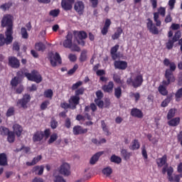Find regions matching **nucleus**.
Instances as JSON below:
<instances>
[{
  "label": "nucleus",
  "mask_w": 182,
  "mask_h": 182,
  "mask_svg": "<svg viewBox=\"0 0 182 182\" xmlns=\"http://www.w3.org/2000/svg\"><path fill=\"white\" fill-rule=\"evenodd\" d=\"M104 153L103 151H99L94 154L90 160V164H96V162L99 161L101 156H103Z\"/></svg>",
  "instance_id": "393cba45"
},
{
  "label": "nucleus",
  "mask_w": 182,
  "mask_h": 182,
  "mask_svg": "<svg viewBox=\"0 0 182 182\" xmlns=\"http://www.w3.org/2000/svg\"><path fill=\"white\" fill-rule=\"evenodd\" d=\"M22 75H24L28 80L36 82V83H41L43 80L42 75L36 70H32L31 73L26 72L22 73Z\"/></svg>",
  "instance_id": "6e6552de"
},
{
  "label": "nucleus",
  "mask_w": 182,
  "mask_h": 182,
  "mask_svg": "<svg viewBox=\"0 0 182 182\" xmlns=\"http://www.w3.org/2000/svg\"><path fill=\"white\" fill-rule=\"evenodd\" d=\"M112 173H113V169L110 168V166L106 167L102 169V173L106 176V177H109Z\"/></svg>",
  "instance_id": "ea45409f"
},
{
  "label": "nucleus",
  "mask_w": 182,
  "mask_h": 182,
  "mask_svg": "<svg viewBox=\"0 0 182 182\" xmlns=\"http://www.w3.org/2000/svg\"><path fill=\"white\" fill-rule=\"evenodd\" d=\"M114 95L117 99H120L122 95V87L118 86L114 89Z\"/></svg>",
  "instance_id": "473e14b6"
},
{
  "label": "nucleus",
  "mask_w": 182,
  "mask_h": 182,
  "mask_svg": "<svg viewBox=\"0 0 182 182\" xmlns=\"http://www.w3.org/2000/svg\"><path fill=\"white\" fill-rule=\"evenodd\" d=\"M58 172L60 174H62V176H64L65 177L70 176V165H69L68 163L63 164L60 166Z\"/></svg>",
  "instance_id": "f8f14e48"
},
{
  "label": "nucleus",
  "mask_w": 182,
  "mask_h": 182,
  "mask_svg": "<svg viewBox=\"0 0 182 182\" xmlns=\"http://www.w3.org/2000/svg\"><path fill=\"white\" fill-rule=\"evenodd\" d=\"M14 33H10V34L6 33V31H5L6 38L4 34H0V46H4V45H10V43H12V41H14V37L12 35Z\"/></svg>",
  "instance_id": "9b49d317"
},
{
  "label": "nucleus",
  "mask_w": 182,
  "mask_h": 182,
  "mask_svg": "<svg viewBox=\"0 0 182 182\" xmlns=\"http://www.w3.org/2000/svg\"><path fill=\"white\" fill-rule=\"evenodd\" d=\"M122 33H123V28H122V27H117V31L112 36V41L119 39V38L122 36Z\"/></svg>",
  "instance_id": "cd10ccee"
},
{
  "label": "nucleus",
  "mask_w": 182,
  "mask_h": 182,
  "mask_svg": "<svg viewBox=\"0 0 182 182\" xmlns=\"http://www.w3.org/2000/svg\"><path fill=\"white\" fill-rule=\"evenodd\" d=\"M112 79L115 83L117 85H123V81L122 80V77L117 74H113Z\"/></svg>",
  "instance_id": "58836bf2"
},
{
  "label": "nucleus",
  "mask_w": 182,
  "mask_h": 182,
  "mask_svg": "<svg viewBox=\"0 0 182 182\" xmlns=\"http://www.w3.org/2000/svg\"><path fill=\"white\" fill-rule=\"evenodd\" d=\"M59 14H60V10L59 9L51 10L49 12L50 16H53V18H58Z\"/></svg>",
  "instance_id": "37998d69"
},
{
  "label": "nucleus",
  "mask_w": 182,
  "mask_h": 182,
  "mask_svg": "<svg viewBox=\"0 0 182 182\" xmlns=\"http://www.w3.org/2000/svg\"><path fill=\"white\" fill-rule=\"evenodd\" d=\"M130 97H134L136 103H137L139 100H140V93L139 92H132L131 93Z\"/></svg>",
  "instance_id": "0e129e2a"
},
{
  "label": "nucleus",
  "mask_w": 182,
  "mask_h": 182,
  "mask_svg": "<svg viewBox=\"0 0 182 182\" xmlns=\"http://www.w3.org/2000/svg\"><path fill=\"white\" fill-rule=\"evenodd\" d=\"M12 6V3L9 2V3H5L2 5L0 6V9H2V11H7V9H9Z\"/></svg>",
  "instance_id": "4d7b16f0"
},
{
  "label": "nucleus",
  "mask_w": 182,
  "mask_h": 182,
  "mask_svg": "<svg viewBox=\"0 0 182 182\" xmlns=\"http://www.w3.org/2000/svg\"><path fill=\"white\" fill-rule=\"evenodd\" d=\"M29 102H31V95L25 94L21 99L18 100L16 106L21 109H28Z\"/></svg>",
  "instance_id": "9d476101"
},
{
  "label": "nucleus",
  "mask_w": 182,
  "mask_h": 182,
  "mask_svg": "<svg viewBox=\"0 0 182 182\" xmlns=\"http://www.w3.org/2000/svg\"><path fill=\"white\" fill-rule=\"evenodd\" d=\"M73 133L75 136L86 134V133H87V129L82 128L80 125H75L73 129Z\"/></svg>",
  "instance_id": "aec40b11"
},
{
  "label": "nucleus",
  "mask_w": 182,
  "mask_h": 182,
  "mask_svg": "<svg viewBox=\"0 0 182 182\" xmlns=\"http://www.w3.org/2000/svg\"><path fill=\"white\" fill-rule=\"evenodd\" d=\"M111 25L112 21H110L109 18H107L105 20L103 28L101 29V33L103 35V36H106V35H107V32H109V29L110 28Z\"/></svg>",
  "instance_id": "412c9836"
},
{
  "label": "nucleus",
  "mask_w": 182,
  "mask_h": 182,
  "mask_svg": "<svg viewBox=\"0 0 182 182\" xmlns=\"http://www.w3.org/2000/svg\"><path fill=\"white\" fill-rule=\"evenodd\" d=\"M84 93H85V87H81L77 90H75V96H77V97H80V96H82V95H83Z\"/></svg>",
  "instance_id": "49530a36"
},
{
  "label": "nucleus",
  "mask_w": 182,
  "mask_h": 182,
  "mask_svg": "<svg viewBox=\"0 0 182 182\" xmlns=\"http://www.w3.org/2000/svg\"><path fill=\"white\" fill-rule=\"evenodd\" d=\"M173 173H174V169L173 167L170 166L167 169V176H168V180L170 182H172L174 181V177H173Z\"/></svg>",
  "instance_id": "72a5a7b5"
},
{
  "label": "nucleus",
  "mask_w": 182,
  "mask_h": 182,
  "mask_svg": "<svg viewBox=\"0 0 182 182\" xmlns=\"http://www.w3.org/2000/svg\"><path fill=\"white\" fill-rule=\"evenodd\" d=\"M82 85H83V82L77 81V82H75L72 85L71 89L72 90H77V89H79V87H80Z\"/></svg>",
  "instance_id": "13d9d810"
},
{
  "label": "nucleus",
  "mask_w": 182,
  "mask_h": 182,
  "mask_svg": "<svg viewBox=\"0 0 182 182\" xmlns=\"http://www.w3.org/2000/svg\"><path fill=\"white\" fill-rule=\"evenodd\" d=\"M50 62L53 68L58 66V65H62V58H60L59 53H55L53 57H50Z\"/></svg>",
  "instance_id": "4468645a"
},
{
  "label": "nucleus",
  "mask_w": 182,
  "mask_h": 182,
  "mask_svg": "<svg viewBox=\"0 0 182 182\" xmlns=\"http://www.w3.org/2000/svg\"><path fill=\"white\" fill-rule=\"evenodd\" d=\"M170 102H171V97H166V98L161 104V107H167Z\"/></svg>",
  "instance_id": "09e8293b"
},
{
  "label": "nucleus",
  "mask_w": 182,
  "mask_h": 182,
  "mask_svg": "<svg viewBox=\"0 0 182 182\" xmlns=\"http://www.w3.org/2000/svg\"><path fill=\"white\" fill-rule=\"evenodd\" d=\"M121 154L126 160H127V159H130V153H129L126 149H122L121 151Z\"/></svg>",
  "instance_id": "69168bd1"
},
{
  "label": "nucleus",
  "mask_w": 182,
  "mask_h": 182,
  "mask_svg": "<svg viewBox=\"0 0 182 182\" xmlns=\"http://www.w3.org/2000/svg\"><path fill=\"white\" fill-rule=\"evenodd\" d=\"M73 35L78 45H80L81 46H85L86 43L85 42L84 39H86V38H87V33L83 31H73Z\"/></svg>",
  "instance_id": "1a4fd4ad"
},
{
  "label": "nucleus",
  "mask_w": 182,
  "mask_h": 182,
  "mask_svg": "<svg viewBox=\"0 0 182 182\" xmlns=\"http://www.w3.org/2000/svg\"><path fill=\"white\" fill-rule=\"evenodd\" d=\"M110 162L120 164V163H122V158L114 154L110 158Z\"/></svg>",
  "instance_id": "4c0bfd02"
},
{
  "label": "nucleus",
  "mask_w": 182,
  "mask_h": 182,
  "mask_svg": "<svg viewBox=\"0 0 182 182\" xmlns=\"http://www.w3.org/2000/svg\"><path fill=\"white\" fill-rule=\"evenodd\" d=\"M73 4H75V0H62L61 8L66 11H72Z\"/></svg>",
  "instance_id": "2eb2a0df"
},
{
  "label": "nucleus",
  "mask_w": 182,
  "mask_h": 182,
  "mask_svg": "<svg viewBox=\"0 0 182 182\" xmlns=\"http://www.w3.org/2000/svg\"><path fill=\"white\" fill-rule=\"evenodd\" d=\"M35 49L38 50V52H45L46 46L42 42H38L35 44Z\"/></svg>",
  "instance_id": "2f4dec72"
},
{
  "label": "nucleus",
  "mask_w": 182,
  "mask_h": 182,
  "mask_svg": "<svg viewBox=\"0 0 182 182\" xmlns=\"http://www.w3.org/2000/svg\"><path fill=\"white\" fill-rule=\"evenodd\" d=\"M159 18H160V14L158 12H154V21L156 24H154L153 20H151V18L146 19V28L150 33H152V35H159V33H160V31H159V28H157V26H161V21H160Z\"/></svg>",
  "instance_id": "f03ea898"
},
{
  "label": "nucleus",
  "mask_w": 182,
  "mask_h": 182,
  "mask_svg": "<svg viewBox=\"0 0 182 182\" xmlns=\"http://www.w3.org/2000/svg\"><path fill=\"white\" fill-rule=\"evenodd\" d=\"M68 103H70L72 110H75V109H76V106L80 103V97H77L76 95L71 96L68 100Z\"/></svg>",
  "instance_id": "6ab92c4d"
},
{
  "label": "nucleus",
  "mask_w": 182,
  "mask_h": 182,
  "mask_svg": "<svg viewBox=\"0 0 182 182\" xmlns=\"http://www.w3.org/2000/svg\"><path fill=\"white\" fill-rule=\"evenodd\" d=\"M131 116L132 117H137V119H143V112L137 108H132L131 109Z\"/></svg>",
  "instance_id": "4be33fe9"
},
{
  "label": "nucleus",
  "mask_w": 182,
  "mask_h": 182,
  "mask_svg": "<svg viewBox=\"0 0 182 182\" xmlns=\"http://www.w3.org/2000/svg\"><path fill=\"white\" fill-rule=\"evenodd\" d=\"M101 89L103 90L104 93H113V89H114V82L113 81H109L107 84L102 85Z\"/></svg>",
  "instance_id": "f3484780"
},
{
  "label": "nucleus",
  "mask_w": 182,
  "mask_h": 182,
  "mask_svg": "<svg viewBox=\"0 0 182 182\" xmlns=\"http://www.w3.org/2000/svg\"><path fill=\"white\" fill-rule=\"evenodd\" d=\"M63 46L66 49H71L72 52H80V47L73 43V34L69 31L63 42Z\"/></svg>",
  "instance_id": "20e7f679"
},
{
  "label": "nucleus",
  "mask_w": 182,
  "mask_h": 182,
  "mask_svg": "<svg viewBox=\"0 0 182 182\" xmlns=\"http://www.w3.org/2000/svg\"><path fill=\"white\" fill-rule=\"evenodd\" d=\"M167 163V155L164 154L161 158L156 159V164L158 167H163Z\"/></svg>",
  "instance_id": "bb28decb"
},
{
  "label": "nucleus",
  "mask_w": 182,
  "mask_h": 182,
  "mask_svg": "<svg viewBox=\"0 0 182 182\" xmlns=\"http://www.w3.org/2000/svg\"><path fill=\"white\" fill-rule=\"evenodd\" d=\"M164 66H166V68H168L169 66V69H166L165 71V78L166 80H164L162 81V85H164V86H168L171 83H174V82H176V77L173 72L177 69V65H176V63L171 62L168 58H165L164 60Z\"/></svg>",
  "instance_id": "f257e3e1"
},
{
  "label": "nucleus",
  "mask_w": 182,
  "mask_h": 182,
  "mask_svg": "<svg viewBox=\"0 0 182 182\" xmlns=\"http://www.w3.org/2000/svg\"><path fill=\"white\" fill-rule=\"evenodd\" d=\"M0 166H8V157L6 154H0Z\"/></svg>",
  "instance_id": "7c9ffc66"
},
{
  "label": "nucleus",
  "mask_w": 182,
  "mask_h": 182,
  "mask_svg": "<svg viewBox=\"0 0 182 182\" xmlns=\"http://www.w3.org/2000/svg\"><path fill=\"white\" fill-rule=\"evenodd\" d=\"M21 33L23 39H28V38H29V34L28 33V31L25 27H22L21 28Z\"/></svg>",
  "instance_id": "c03bdc74"
},
{
  "label": "nucleus",
  "mask_w": 182,
  "mask_h": 182,
  "mask_svg": "<svg viewBox=\"0 0 182 182\" xmlns=\"http://www.w3.org/2000/svg\"><path fill=\"white\" fill-rule=\"evenodd\" d=\"M11 14H6L3 16L1 21V28H6V32L8 35L14 33V21Z\"/></svg>",
  "instance_id": "39448f33"
},
{
  "label": "nucleus",
  "mask_w": 182,
  "mask_h": 182,
  "mask_svg": "<svg viewBox=\"0 0 182 182\" xmlns=\"http://www.w3.org/2000/svg\"><path fill=\"white\" fill-rule=\"evenodd\" d=\"M119 48H120V46L119 44H117L112 48H111L110 54L113 60H116V59L119 58V55H117V50H119Z\"/></svg>",
  "instance_id": "b1692460"
},
{
  "label": "nucleus",
  "mask_w": 182,
  "mask_h": 182,
  "mask_svg": "<svg viewBox=\"0 0 182 182\" xmlns=\"http://www.w3.org/2000/svg\"><path fill=\"white\" fill-rule=\"evenodd\" d=\"M15 114V107H10L6 113V117H11V116H14Z\"/></svg>",
  "instance_id": "de8ad7c7"
},
{
  "label": "nucleus",
  "mask_w": 182,
  "mask_h": 182,
  "mask_svg": "<svg viewBox=\"0 0 182 182\" xmlns=\"http://www.w3.org/2000/svg\"><path fill=\"white\" fill-rule=\"evenodd\" d=\"M158 91L162 96H167L168 91L167 90V85H160L158 87Z\"/></svg>",
  "instance_id": "c756f323"
},
{
  "label": "nucleus",
  "mask_w": 182,
  "mask_h": 182,
  "mask_svg": "<svg viewBox=\"0 0 182 182\" xmlns=\"http://www.w3.org/2000/svg\"><path fill=\"white\" fill-rule=\"evenodd\" d=\"M74 9L78 13V15H83L85 12V3L82 1H77L75 3Z\"/></svg>",
  "instance_id": "dca6fc26"
},
{
  "label": "nucleus",
  "mask_w": 182,
  "mask_h": 182,
  "mask_svg": "<svg viewBox=\"0 0 182 182\" xmlns=\"http://www.w3.org/2000/svg\"><path fill=\"white\" fill-rule=\"evenodd\" d=\"M174 43H176L172 39H168V42L166 43V49L168 50L173 49V47L174 46Z\"/></svg>",
  "instance_id": "864d4df0"
},
{
  "label": "nucleus",
  "mask_w": 182,
  "mask_h": 182,
  "mask_svg": "<svg viewBox=\"0 0 182 182\" xmlns=\"http://www.w3.org/2000/svg\"><path fill=\"white\" fill-rule=\"evenodd\" d=\"M50 136V129H46L43 131L38 130L36 132L33 133L32 140L33 143H41L42 140H43V138L45 137V139H49V136Z\"/></svg>",
  "instance_id": "0eeeda50"
},
{
  "label": "nucleus",
  "mask_w": 182,
  "mask_h": 182,
  "mask_svg": "<svg viewBox=\"0 0 182 182\" xmlns=\"http://www.w3.org/2000/svg\"><path fill=\"white\" fill-rule=\"evenodd\" d=\"M114 69L119 70H126L127 69V63L124 60H115L114 62Z\"/></svg>",
  "instance_id": "a211bd4d"
},
{
  "label": "nucleus",
  "mask_w": 182,
  "mask_h": 182,
  "mask_svg": "<svg viewBox=\"0 0 182 182\" xmlns=\"http://www.w3.org/2000/svg\"><path fill=\"white\" fill-rule=\"evenodd\" d=\"M9 60V66L12 68V69H19L21 67V61L19 59L15 56H10L8 58Z\"/></svg>",
  "instance_id": "ddd939ff"
},
{
  "label": "nucleus",
  "mask_w": 182,
  "mask_h": 182,
  "mask_svg": "<svg viewBox=\"0 0 182 182\" xmlns=\"http://www.w3.org/2000/svg\"><path fill=\"white\" fill-rule=\"evenodd\" d=\"M0 132H1V136H6L7 134H9L11 132L9 129L6 127H1Z\"/></svg>",
  "instance_id": "3c124183"
},
{
  "label": "nucleus",
  "mask_w": 182,
  "mask_h": 182,
  "mask_svg": "<svg viewBox=\"0 0 182 182\" xmlns=\"http://www.w3.org/2000/svg\"><path fill=\"white\" fill-rule=\"evenodd\" d=\"M58 134L57 133H53V134L50 135V139L48 141V144H52L56 141L58 139Z\"/></svg>",
  "instance_id": "79ce46f5"
},
{
  "label": "nucleus",
  "mask_w": 182,
  "mask_h": 182,
  "mask_svg": "<svg viewBox=\"0 0 182 182\" xmlns=\"http://www.w3.org/2000/svg\"><path fill=\"white\" fill-rule=\"evenodd\" d=\"M41 160H42V155H38V156L34 157L31 162L28 161L26 163V164L28 167H31L32 166H35L36 164H38V163H39V161H41Z\"/></svg>",
  "instance_id": "c85d7f7f"
},
{
  "label": "nucleus",
  "mask_w": 182,
  "mask_h": 182,
  "mask_svg": "<svg viewBox=\"0 0 182 182\" xmlns=\"http://www.w3.org/2000/svg\"><path fill=\"white\" fill-rule=\"evenodd\" d=\"M182 97V87L179 88L175 93V99L176 102H180Z\"/></svg>",
  "instance_id": "a18cd8bd"
},
{
  "label": "nucleus",
  "mask_w": 182,
  "mask_h": 182,
  "mask_svg": "<svg viewBox=\"0 0 182 182\" xmlns=\"http://www.w3.org/2000/svg\"><path fill=\"white\" fill-rule=\"evenodd\" d=\"M101 127L103 132H105V133H107V136H109V134H110V133L109 132V128H107V125H106V122H105V120L101 121Z\"/></svg>",
  "instance_id": "8fccbe9b"
},
{
  "label": "nucleus",
  "mask_w": 182,
  "mask_h": 182,
  "mask_svg": "<svg viewBox=\"0 0 182 182\" xmlns=\"http://www.w3.org/2000/svg\"><path fill=\"white\" fill-rule=\"evenodd\" d=\"M181 38V32L180 31H178L175 33L174 36L172 38V40L176 43V42H178V41H180Z\"/></svg>",
  "instance_id": "5fc2aeb1"
},
{
  "label": "nucleus",
  "mask_w": 182,
  "mask_h": 182,
  "mask_svg": "<svg viewBox=\"0 0 182 182\" xmlns=\"http://www.w3.org/2000/svg\"><path fill=\"white\" fill-rule=\"evenodd\" d=\"M77 69H79V65L77 64H75L73 68L68 70V75H70V76H72V75H73V73H75V72H76Z\"/></svg>",
  "instance_id": "e2e57ef3"
},
{
  "label": "nucleus",
  "mask_w": 182,
  "mask_h": 182,
  "mask_svg": "<svg viewBox=\"0 0 182 182\" xmlns=\"http://www.w3.org/2000/svg\"><path fill=\"white\" fill-rule=\"evenodd\" d=\"M15 132L10 131V132L6 135L7 136V141L9 143H14L15 142Z\"/></svg>",
  "instance_id": "e433bc0d"
},
{
  "label": "nucleus",
  "mask_w": 182,
  "mask_h": 182,
  "mask_svg": "<svg viewBox=\"0 0 182 182\" xmlns=\"http://www.w3.org/2000/svg\"><path fill=\"white\" fill-rule=\"evenodd\" d=\"M13 130L16 136H17L18 137H21V136L22 135V132H23V128H22V126L18 124H14L13 125Z\"/></svg>",
  "instance_id": "5701e85b"
},
{
  "label": "nucleus",
  "mask_w": 182,
  "mask_h": 182,
  "mask_svg": "<svg viewBox=\"0 0 182 182\" xmlns=\"http://www.w3.org/2000/svg\"><path fill=\"white\" fill-rule=\"evenodd\" d=\"M44 97L47 99H52L53 97V91L50 89H48L44 92Z\"/></svg>",
  "instance_id": "603ef678"
},
{
  "label": "nucleus",
  "mask_w": 182,
  "mask_h": 182,
  "mask_svg": "<svg viewBox=\"0 0 182 182\" xmlns=\"http://www.w3.org/2000/svg\"><path fill=\"white\" fill-rule=\"evenodd\" d=\"M60 107L66 110V109H72V105L68 102H63L60 104Z\"/></svg>",
  "instance_id": "338daca9"
},
{
  "label": "nucleus",
  "mask_w": 182,
  "mask_h": 182,
  "mask_svg": "<svg viewBox=\"0 0 182 182\" xmlns=\"http://www.w3.org/2000/svg\"><path fill=\"white\" fill-rule=\"evenodd\" d=\"M144 79L143 78L142 74H138L135 76H131L127 79V85L134 87V89H137L143 85Z\"/></svg>",
  "instance_id": "423d86ee"
},
{
  "label": "nucleus",
  "mask_w": 182,
  "mask_h": 182,
  "mask_svg": "<svg viewBox=\"0 0 182 182\" xmlns=\"http://www.w3.org/2000/svg\"><path fill=\"white\" fill-rule=\"evenodd\" d=\"M22 75L21 74V72L17 73V76L13 77L10 82V85L15 90V92L16 95H21V93L25 90V87H23V85L20 84L22 83V80L21 79V77ZM18 85H19L18 86Z\"/></svg>",
  "instance_id": "7ed1b4c3"
},
{
  "label": "nucleus",
  "mask_w": 182,
  "mask_h": 182,
  "mask_svg": "<svg viewBox=\"0 0 182 182\" xmlns=\"http://www.w3.org/2000/svg\"><path fill=\"white\" fill-rule=\"evenodd\" d=\"M157 13L162 16V18H164V16H166V7L160 6L158 8Z\"/></svg>",
  "instance_id": "6e6d98bb"
},
{
  "label": "nucleus",
  "mask_w": 182,
  "mask_h": 182,
  "mask_svg": "<svg viewBox=\"0 0 182 182\" xmlns=\"http://www.w3.org/2000/svg\"><path fill=\"white\" fill-rule=\"evenodd\" d=\"M177 112V109L176 108H171L168 110V114H167V119L170 120L176 116V113Z\"/></svg>",
  "instance_id": "f704fd0d"
},
{
  "label": "nucleus",
  "mask_w": 182,
  "mask_h": 182,
  "mask_svg": "<svg viewBox=\"0 0 182 182\" xmlns=\"http://www.w3.org/2000/svg\"><path fill=\"white\" fill-rule=\"evenodd\" d=\"M50 105V102L48 100L44 101L41 105V110H46L48 109V106Z\"/></svg>",
  "instance_id": "680f3d73"
},
{
  "label": "nucleus",
  "mask_w": 182,
  "mask_h": 182,
  "mask_svg": "<svg viewBox=\"0 0 182 182\" xmlns=\"http://www.w3.org/2000/svg\"><path fill=\"white\" fill-rule=\"evenodd\" d=\"M181 119L180 117H174L169 119L168 122V126H171V127H177L178 124H180Z\"/></svg>",
  "instance_id": "a878e982"
},
{
  "label": "nucleus",
  "mask_w": 182,
  "mask_h": 182,
  "mask_svg": "<svg viewBox=\"0 0 182 182\" xmlns=\"http://www.w3.org/2000/svg\"><path fill=\"white\" fill-rule=\"evenodd\" d=\"M54 182H66V180L63 178V176H61L60 175H57L54 176L53 179Z\"/></svg>",
  "instance_id": "052dcab7"
},
{
  "label": "nucleus",
  "mask_w": 182,
  "mask_h": 182,
  "mask_svg": "<svg viewBox=\"0 0 182 182\" xmlns=\"http://www.w3.org/2000/svg\"><path fill=\"white\" fill-rule=\"evenodd\" d=\"M95 102L96 103L97 106L100 107V109H103V106L105 105V102L102 100H95Z\"/></svg>",
  "instance_id": "774afa93"
},
{
  "label": "nucleus",
  "mask_w": 182,
  "mask_h": 182,
  "mask_svg": "<svg viewBox=\"0 0 182 182\" xmlns=\"http://www.w3.org/2000/svg\"><path fill=\"white\" fill-rule=\"evenodd\" d=\"M50 124V127H51V129H53V130H55V129H56L58 127V126H59L58 121H56V119H51Z\"/></svg>",
  "instance_id": "bf43d9fd"
},
{
  "label": "nucleus",
  "mask_w": 182,
  "mask_h": 182,
  "mask_svg": "<svg viewBox=\"0 0 182 182\" xmlns=\"http://www.w3.org/2000/svg\"><path fill=\"white\" fill-rule=\"evenodd\" d=\"M87 50H83L81 52V54H80V58H79L80 62H86V60L87 59Z\"/></svg>",
  "instance_id": "a19ab883"
},
{
  "label": "nucleus",
  "mask_w": 182,
  "mask_h": 182,
  "mask_svg": "<svg viewBox=\"0 0 182 182\" xmlns=\"http://www.w3.org/2000/svg\"><path fill=\"white\" fill-rule=\"evenodd\" d=\"M130 150H139L140 149V142L138 139H134L132 141V145L129 147Z\"/></svg>",
  "instance_id": "c9c22d12"
}]
</instances>
